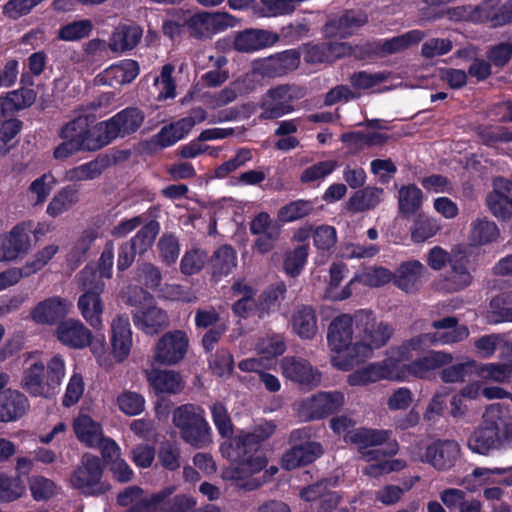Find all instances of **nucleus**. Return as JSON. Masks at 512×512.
<instances>
[{"label":"nucleus","mask_w":512,"mask_h":512,"mask_svg":"<svg viewBox=\"0 0 512 512\" xmlns=\"http://www.w3.org/2000/svg\"><path fill=\"white\" fill-rule=\"evenodd\" d=\"M94 115H80L66 123L60 132L63 142L54 150L56 159H66L79 151H97L107 145L101 122Z\"/></svg>","instance_id":"nucleus-1"},{"label":"nucleus","mask_w":512,"mask_h":512,"mask_svg":"<svg viewBox=\"0 0 512 512\" xmlns=\"http://www.w3.org/2000/svg\"><path fill=\"white\" fill-rule=\"evenodd\" d=\"M431 327L436 332L419 334L404 341L401 345L392 348V356L397 361H409L415 355L420 354L431 345L453 344L468 338L469 329L465 325H459L458 318L447 316L434 320Z\"/></svg>","instance_id":"nucleus-2"},{"label":"nucleus","mask_w":512,"mask_h":512,"mask_svg":"<svg viewBox=\"0 0 512 512\" xmlns=\"http://www.w3.org/2000/svg\"><path fill=\"white\" fill-rule=\"evenodd\" d=\"M327 339L331 349L337 353L331 359L334 367L348 371L359 365L354 314L336 317L329 325Z\"/></svg>","instance_id":"nucleus-3"},{"label":"nucleus","mask_w":512,"mask_h":512,"mask_svg":"<svg viewBox=\"0 0 512 512\" xmlns=\"http://www.w3.org/2000/svg\"><path fill=\"white\" fill-rule=\"evenodd\" d=\"M65 374V360L56 354L46 364H32L24 373L22 387L31 396L49 399L59 392Z\"/></svg>","instance_id":"nucleus-4"},{"label":"nucleus","mask_w":512,"mask_h":512,"mask_svg":"<svg viewBox=\"0 0 512 512\" xmlns=\"http://www.w3.org/2000/svg\"><path fill=\"white\" fill-rule=\"evenodd\" d=\"M358 335L357 353L359 364L368 358L374 349L385 346L394 334L393 326L378 318L372 310L361 309L354 313Z\"/></svg>","instance_id":"nucleus-5"},{"label":"nucleus","mask_w":512,"mask_h":512,"mask_svg":"<svg viewBox=\"0 0 512 512\" xmlns=\"http://www.w3.org/2000/svg\"><path fill=\"white\" fill-rule=\"evenodd\" d=\"M79 289L83 292L78 299V308L84 319L94 328L99 329L102 326L103 304L101 293L104 291L105 284L98 277L97 269L94 265H86L76 277Z\"/></svg>","instance_id":"nucleus-6"},{"label":"nucleus","mask_w":512,"mask_h":512,"mask_svg":"<svg viewBox=\"0 0 512 512\" xmlns=\"http://www.w3.org/2000/svg\"><path fill=\"white\" fill-rule=\"evenodd\" d=\"M126 303L138 308L133 312V321L144 333L154 335L168 326L167 313L154 304L153 296L142 287H130Z\"/></svg>","instance_id":"nucleus-7"},{"label":"nucleus","mask_w":512,"mask_h":512,"mask_svg":"<svg viewBox=\"0 0 512 512\" xmlns=\"http://www.w3.org/2000/svg\"><path fill=\"white\" fill-rule=\"evenodd\" d=\"M173 424L180 430L181 438L195 448H204L211 440L210 427L203 410L192 404L177 407L172 414Z\"/></svg>","instance_id":"nucleus-8"},{"label":"nucleus","mask_w":512,"mask_h":512,"mask_svg":"<svg viewBox=\"0 0 512 512\" xmlns=\"http://www.w3.org/2000/svg\"><path fill=\"white\" fill-rule=\"evenodd\" d=\"M104 466L99 457L86 453L71 472L70 485L87 496L103 495L110 485L102 481Z\"/></svg>","instance_id":"nucleus-9"},{"label":"nucleus","mask_w":512,"mask_h":512,"mask_svg":"<svg viewBox=\"0 0 512 512\" xmlns=\"http://www.w3.org/2000/svg\"><path fill=\"white\" fill-rule=\"evenodd\" d=\"M387 430L361 428L348 435L349 441L358 446L365 461L381 460L386 455H394L398 451L396 442L389 444L387 449L380 448L390 437Z\"/></svg>","instance_id":"nucleus-10"},{"label":"nucleus","mask_w":512,"mask_h":512,"mask_svg":"<svg viewBox=\"0 0 512 512\" xmlns=\"http://www.w3.org/2000/svg\"><path fill=\"white\" fill-rule=\"evenodd\" d=\"M498 403L489 405L482 416L481 424L468 440V447L479 454H486L499 448L501 443Z\"/></svg>","instance_id":"nucleus-11"},{"label":"nucleus","mask_w":512,"mask_h":512,"mask_svg":"<svg viewBox=\"0 0 512 512\" xmlns=\"http://www.w3.org/2000/svg\"><path fill=\"white\" fill-rule=\"evenodd\" d=\"M301 90L289 84L270 88L261 98L259 107L261 120L280 118L294 110L292 102L300 96Z\"/></svg>","instance_id":"nucleus-12"},{"label":"nucleus","mask_w":512,"mask_h":512,"mask_svg":"<svg viewBox=\"0 0 512 512\" xmlns=\"http://www.w3.org/2000/svg\"><path fill=\"white\" fill-rule=\"evenodd\" d=\"M343 402L344 396L338 391L319 392L297 401L294 406L299 419L308 422L335 412L343 405Z\"/></svg>","instance_id":"nucleus-13"},{"label":"nucleus","mask_w":512,"mask_h":512,"mask_svg":"<svg viewBox=\"0 0 512 512\" xmlns=\"http://www.w3.org/2000/svg\"><path fill=\"white\" fill-rule=\"evenodd\" d=\"M472 282L469 259L464 255L453 254L449 269L435 283V288L440 292L455 293L466 289Z\"/></svg>","instance_id":"nucleus-14"},{"label":"nucleus","mask_w":512,"mask_h":512,"mask_svg":"<svg viewBox=\"0 0 512 512\" xmlns=\"http://www.w3.org/2000/svg\"><path fill=\"white\" fill-rule=\"evenodd\" d=\"M234 20V17L226 12H201L190 16L185 25L192 37L202 39L233 26Z\"/></svg>","instance_id":"nucleus-15"},{"label":"nucleus","mask_w":512,"mask_h":512,"mask_svg":"<svg viewBox=\"0 0 512 512\" xmlns=\"http://www.w3.org/2000/svg\"><path fill=\"white\" fill-rule=\"evenodd\" d=\"M265 466L266 460L264 458L260 456L249 457L237 466L226 469L223 472V478L232 481L241 490L254 491L263 484V481L252 478V475L260 472Z\"/></svg>","instance_id":"nucleus-16"},{"label":"nucleus","mask_w":512,"mask_h":512,"mask_svg":"<svg viewBox=\"0 0 512 512\" xmlns=\"http://www.w3.org/2000/svg\"><path fill=\"white\" fill-rule=\"evenodd\" d=\"M188 337L181 330L165 333L154 349V360L164 365H174L181 361L188 348Z\"/></svg>","instance_id":"nucleus-17"},{"label":"nucleus","mask_w":512,"mask_h":512,"mask_svg":"<svg viewBox=\"0 0 512 512\" xmlns=\"http://www.w3.org/2000/svg\"><path fill=\"white\" fill-rule=\"evenodd\" d=\"M173 492V487H167L152 494V502L142 505L139 512H190L195 507L192 497L184 494L171 497Z\"/></svg>","instance_id":"nucleus-18"},{"label":"nucleus","mask_w":512,"mask_h":512,"mask_svg":"<svg viewBox=\"0 0 512 512\" xmlns=\"http://www.w3.org/2000/svg\"><path fill=\"white\" fill-rule=\"evenodd\" d=\"M144 120L143 114L136 108H127L108 121L101 122L107 144L117 137L134 133Z\"/></svg>","instance_id":"nucleus-19"},{"label":"nucleus","mask_w":512,"mask_h":512,"mask_svg":"<svg viewBox=\"0 0 512 512\" xmlns=\"http://www.w3.org/2000/svg\"><path fill=\"white\" fill-rule=\"evenodd\" d=\"M281 369L287 379L310 389L320 385L322 380L321 372L302 358L284 357Z\"/></svg>","instance_id":"nucleus-20"},{"label":"nucleus","mask_w":512,"mask_h":512,"mask_svg":"<svg viewBox=\"0 0 512 512\" xmlns=\"http://www.w3.org/2000/svg\"><path fill=\"white\" fill-rule=\"evenodd\" d=\"M460 455V445L454 440H436L426 448L423 461L438 471L452 468Z\"/></svg>","instance_id":"nucleus-21"},{"label":"nucleus","mask_w":512,"mask_h":512,"mask_svg":"<svg viewBox=\"0 0 512 512\" xmlns=\"http://www.w3.org/2000/svg\"><path fill=\"white\" fill-rule=\"evenodd\" d=\"M486 203L498 219H512V182L505 179L495 181L494 190L487 195Z\"/></svg>","instance_id":"nucleus-22"},{"label":"nucleus","mask_w":512,"mask_h":512,"mask_svg":"<svg viewBox=\"0 0 512 512\" xmlns=\"http://www.w3.org/2000/svg\"><path fill=\"white\" fill-rule=\"evenodd\" d=\"M276 33L263 29H245L236 34L233 47L236 51L250 53L272 46L278 41Z\"/></svg>","instance_id":"nucleus-23"},{"label":"nucleus","mask_w":512,"mask_h":512,"mask_svg":"<svg viewBox=\"0 0 512 512\" xmlns=\"http://www.w3.org/2000/svg\"><path fill=\"white\" fill-rule=\"evenodd\" d=\"M368 23V16L361 10H346L338 18L331 19L325 26L327 35L346 38Z\"/></svg>","instance_id":"nucleus-24"},{"label":"nucleus","mask_w":512,"mask_h":512,"mask_svg":"<svg viewBox=\"0 0 512 512\" xmlns=\"http://www.w3.org/2000/svg\"><path fill=\"white\" fill-rule=\"evenodd\" d=\"M57 339L65 346L81 349L88 346L92 340L91 331L76 319L61 321L56 328Z\"/></svg>","instance_id":"nucleus-25"},{"label":"nucleus","mask_w":512,"mask_h":512,"mask_svg":"<svg viewBox=\"0 0 512 512\" xmlns=\"http://www.w3.org/2000/svg\"><path fill=\"white\" fill-rule=\"evenodd\" d=\"M323 454V447L315 441L294 444L282 457V466L286 470H293L300 466L312 463Z\"/></svg>","instance_id":"nucleus-26"},{"label":"nucleus","mask_w":512,"mask_h":512,"mask_svg":"<svg viewBox=\"0 0 512 512\" xmlns=\"http://www.w3.org/2000/svg\"><path fill=\"white\" fill-rule=\"evenodd\" d=\"M30 233H32V223L23 222L16 225L2 243L3 258L12 260L20 253H26L30 248Z\"/></svg>","instance_id":"nucleus-27"},{"label":"nucleus","mask_w":512,"mask_h":512,"mask_svg":"<svg viewBox=\"0 0 512 512\" xmlns=\"http://www.w3.org/2000/svg\"><path fill=\"white\" fill-rule=\"evenodd\" d=\"M112 352L118 362L124 361L132 347V331L129 319L123 316L116 317L111 324Z\"/></svg>","instance_id":"nucleus-28"},{"label":"nucleus","mask_w":512,"mask_h":512,"mask_svg":"<svg viewBox=\"0 0 512 512\" xmlns=\"http://www.w3.org/2000/svg\"><path fill=\"white\" fill-rule=\"evenodd\" d=\"M29 404L27 397L17 390L6 389L0 392V422H12L23 417Z\"/></svg>","instance_id":"nucleus-29"},{"label":"nucleus","mask_w":512,"mask_h":512,"mask_svg":"<svg viewBox=\"0 0 512 512\" xmlns=\"http://www.w3.org/2000/svg\"><path fill=\"white\" fill-rule=\"evenodd\" d=\"M71 303L61 297H51L40 302L32 311V318L40 324H53L64 318Z\"/></svg>","instance_id":"nucleus-30"},{"label":"nucleus","mask_w":512,"mask_h":512,"mask_svg":"<svg viewBox=\"0 0 512 512\" xmlns=\"http://www.w3.org/2000/svg\"><path fill=\"white\" fill-rule=\"evenodd\" d=\"M291 326L301 339H313L318 332L315 309L309 305H298L291 316Z\"/></svg>","instance_id":"nucleus-31"},{"label":"nucleus","mask_w":512,"mask_h":512,"mask_svg":"<svg viewBox=\"0 0 512 512\" xmlns=\"http://www.w3.org/2000/svg\"><path fill=\"white\" fill-rule=\"evenodd\" d=\"M424 266L417 260L403 262L393 273L394 284L402 291L411 293L419 289Z\"/></svg>","instance_id":"nucleus-32"},{"label":"nucleus","mask_w":512,"mask_h":512,"mask_svg":"<svg viewBox=\"0 0 512 512\" xmlns=\"http://www.w3.org/2000/svg\"><path fill=\"white\" fill-rule=\"evenodd\" d=\"M452 361L453 356L450 353L443 351H430L425 356L416 358L406 367L407 371L411 375L418 378H424L430 371L450 364Z\"/></svg>","instance_id":"nucleus-33"},{"label":"nucleus","mask_w":512,"mask_h":512,"mask_svg":"<svg viewBox=\"0 0 512 512\" xmlns=\"http://www.w3.org/2000/svg\"><path fill=\"white\" fill-rule=\"evenodd\" d=\"M139 74L136 61L127 59L108 67L101 75V80L110 86H121L132 82Z\"/></svg>","instance_id":"nucleus-34"},{"label":"nucleus","mask_w":512,"mask_h":512,"mask_svg":"<svg viewBox=\"0 0 512 512\" xmlns=\"http://www.w3.org/2000/svg\"><path fill=\"white\" fill-rule=\"evenodd\" d=\"M147 379L157 394H177L183 389L181 376L170 370L147 371Z\"/></svg>","instance_id":"nucleus-35"},{"label":"nucleus","mask_w":512,"mask_h":512,"mask_svg":"<svg viewBox=\"0 0 512 512\" xmlns=\"http://www.w3.org/2000/svg\"><path fill=\"white\" fill-rule=\"evenodd\" d=\"M142 37L139 26L121 25L115 29L109 40L113 52H124L137 46Z\"/></svg>","instance_id":"nucleus-36"},{"label":"nucleus","mask_w":512,"mask_h":512,"mask_svg":"<svg viewBox=\"0 0 512 512\" xmlns=\"http://www.w3.org/2000/svg\"><path fill=\"white\" fill-rule=\"evenodd\" d=\"M212 277L219 279L230 274L236 268V252L228 245L219 247L210 259Z\"/></svg>","instance_id":"nucleus-37"},{"label":"nucleus","mask_w":512,"mask_h":512,"mask_svg":"<svg viewBox=\"0 0 512 512\" xmlns=\"http://www.w3.org/2000/svg\"><path fill=\"white\" fill-rule=\"evenodd\" d=\"M349 50L350 48L345 43L307 45L304 60L310 64L329 62L331 61V53L342 56L348 53Z\"/></svg>","instance_id":"nucleus-38"},{"label":"nucleus","mask_w":512,"mask_h":512,"mask_svg":"<svg viewBox=\"0 0 512 512\" xmlns=\"http://www.w3.org/2000/svg\"><path fill=\"white\" fill-rule=\"evenodd\" d=\"M79 202V190L74 185H68L60 189L47 206V213L57 217L71 209Z\"/></svg>","instance_id":"nucleus-39"},{"label":"nucleus","mask_w":512,"mask_h":512,"mask_svg":"<svg viewBox=\"0 0 512 512\" xmlns=\"http://www.w3.org/2000/svg\"><path fill=\"white\" fill-rule=\"evenodd\" d=\"M36 100V92L32 89L21 88L9 92L0 98V107L4 114H13L16 111L30 107Z\"/></svg>","instance_id":"nucleus-40"},{"label":"nucleus","mask_w":512,"mask_h":512,"mask_svg":"<svg viewBox=\"0 0 512 512\" xmlns=\"http://www.w3.org/2000/svg\"><path fill=\"white\" fill-rule=\"evenodd\" d=\"M77 438L88 446H96L101 440V428L90 416L81 414L73 423Z\"/></svg>","instance_id":"nucleus-41"},{"label":"nucleus","mask_w":512,"mask_h":512,"mask_svg":"<svg viewBox=\"0 0 512 512\" xmlns=\"http://www.w3.org/2000/svg\"><path fill=\"white\" fill-rule=\"evenodd\" d=\"M383 190L377 187H366L357 191L348 201V209L352 212H363L373 209L381 201Z\"/></svg>","instance_id":"nucleus-42"},{"label":"nucleus","mask_w":512,"mask_h":512,"mask_svg":"<svg viewBox=\"0 0 512 512\" xmlns=\"http://www.w3.org/2000/svg\"><path fill=\"white\" fill-rule=\"evenodd\" d=\"M425 37L420 30H412L402 35L385 40L381 44V51L385 54L400 53L410 46L419 43Z\"/></svg>","instance_id":"nucleus-43"},{"label":"nucleus","mask_w":512,"mask_h":512,"mask_svg":"<svg viewBox=\"0 0 512 512\" xmlns=\"http://www.w3.org/2000/svg\"><path fill=\"white\" fill-rule=\"evenodd\" d=\"M498 236L497 225L487 218L476 219L471 224L470 238L474 244L485 245L496 240Z\"/></svg>","instance_id":"nucleus-44"},{"label":"nucleus","mask_w":512,"mask_h":512,"mask_svg":"<svg viewBox=\"0 0 512 512\" xmlns=\"http://www.w3.org/2000/svg\"><path fill=\"white\" fill-rule=\"evenodd\" d=\"M102 160H93L74 167L65 172V180L69 182L89 181L98 178L104 171Z\"/></svg>","instance_id":"nucleus-45"},{"label":"nucleus","mask_w":512,"mask_h":512,"mask_svg":"<svg viewBox=\"0 0 512 512\" xmlns=\"http://www.w3.org/2000/svg\"><path fill=\"white\" fill-rule=\"evenodd\" d=\"M439 229L440 227L435 219L419 214L414 221L411 238L415 243H422L433 237Z\"/></svg>","instance_id":"nucleus-46"},{"label":"nucleus","mask_w":512,"mask_h":512,"mask_svg":"<svg viewBox=\"0 0 512 512\" xmlns=\"http://www.w3.org/2000/svg\"><path fill=\"white\" fill-rule=\"evenodd\" d=\"M479 376L487 381L505 383L512 381V364L491 363L481 365L478 369Z\"/></svg>","instance_id":"nucleus-47"},{"label":"nucleus","mask_w":512,"mask_h":512,"mask_svg":"<svg viewBox=\"0 0 512 512\" xmlns=\"http://www.w3.org/2000/svg\"><path fill=\"white\" fill-rule=\"evenodd\" d=\"M208 261L205 250L193 248L188 250L181 259L180 271L187 276L200 272Z\"/></svg>","instance_id":"nucleus-48"},{"label":"nucleus","mask_w":512,"mask_h":512,"mask_svg":"<svg viewBox=\"0 0 512 512\" xmlns=\"http://www.w3.org/2000/svg\"><path fill=\"white\" fill-rule=\"evenodd\" d=\"M117 502L124 507L130 506L126 512H139L142 505H149L152 502V495L143 497V490L140 487L130 486L118 495Z\"/></svg>","instance_id":"nucleus-49"},{"label":"nucleus","mask_w":512,"mask_h":512,"mask_svg":"<svg viewBox=\"0 0 512 512\" xmlns=\"http://www.w3.org/2000/svg\"><path fill=\"white\" fill-rule=\"evenodd\" d=\"M55 179L50 174H44L34 180L29 186V198L34 206L44 203L49 196Z\"/></svg>","instance_id":"nucleus-50"},{"label":"nucleus","mask_w":512,"mask_h":512,"mask_svg":"<svg viewBox=\"0 0 512 512\" xmlns=\"http://www.w3.org/2000/svg\"><path fill=\"white\" fill-rule=\"evenodd\" d=\"M312 210V202L307 200H296L283 206L278 211V218L282 222H292L309 215Z\"/></svg>","instance_id":"nucleus-51"},{"label":"nucleus","mask_w":512,"mask_h":512,"mask_svg":"<svg viewBox=\"0 0 512 512\" xmlns=\"http://www.w3.org/2000/svg\"><path fill=\"white\" fill-rule=\"evenodd\" d=\"M422 202V192L414 185L403 187L399 191V210L404 214L416 212Z\"/></svg>","instance_id":"nucleus-52"},{"label":"nucleus","mask_w":512,"mask_h":512,"mask_svg":"<svg viewBox=\"0 0 512 512\" xmlns=\"http://www.w3.org/2000/svg\"><path fill=\"white\" fill-rule=\"evenodd\" d=\"M135 280L149 289H156L162 280L160 269L152 263L143 262L135 270Z\"/></svg>","instance_id":"nucleus-53"},{"label":"nucleus","mask_w":512,"mask_h":512,"mask_svg":"<svg viewBox=\"0 0 512 512\" xmlns=\"http://www.w3.org/2000/svg\"><path fill=\"white\" fill-rule=\"evenodd\" d=\"M158 232L159 223L150 221L138 231L129 243L138 250L139 254H143L152 246Z\"/></svg>","instance_id":"nucleus-54"},{"label":"nucleus","mask_w":512,"mask_h":512,"mask_svg":"<svg viewBox=\"0 0 512 512\" xmlns=\"http://www.w3.org/2000/svg\"><path fill=\"white\" fill-rule=\"evenodd\" d=\"M390 77L388 72L368 73L365 71L355 72L349 77V81L355 91L369 89L385 82Z\"/></svg>","instance_id":"nucleus-55"},{"label":"nucleus","mask_w":512,"mask_h":512,"mask_svg":"<svg viewBox=\"0 0 512 512\" xmlns=\"http://www.w3.org/2000/svg\"><path fill=\"white\" fill-rule=\"evenodd\" d=\"M93 28L90 20L74 21L59 30L58 37L64 41H76L89 36Z\"/></svg>","instance_id":"nucleus-56"},{"label":"nucleus","mask_w":512,"mask_h":512,"mask_svg":"<svg viewBox=\"0 0 512 512\" xmlns=\"http://www.w3.org/2000/svg\"><path fill=\"white\" fill-rule=\"evenodd\" d=\"M286 293V286L284 283H278L275 286H271L262 293L259 299V313L258 317L264 318L265 314L269 309L279 303L280 300L284 299Z\"/></svg>","instance_id":"nucleus-57"},{"label":"nucleus","mask_w":512,"mask_h":512,"mask_svg":"<svg viewBox=\"0 0 512 512\" xmlns=\"http://www.w3.org/2000/svg\"><path fill=\"white\" fill-rule=\"evenodd\" d=\"M117 403L122 412L134 416L144 410L145 400L142 395L136 392L124 391L118 396Z\"/></svg>","instance_id":"nucleus-58"},{"label":"nucleus","mask_w":512,"mask_h":512,"mask_svg":"<svg viewBox=\"0 0 512 512\" xmlns=\"http://www.w3.org/2000/svg\"><path fill=\"white\" fill-rule=\"evenodd\" d=\"M163 262L170 265L176 262L180 252L179 241L173 234H163L157 244Z\"/></svg>","instance_id":"nucleus-59"},{"label":"nucleus","mask_w":512,"mask_h":512,"mask_svg":"<svg viewBox=\"0 0 512 512\" xmlns=\"http://www.w3.org/2000/svg\"><path fill=\"white\" fill-rule=\"evenodd\" d=\"M359 280L370 287H380L393 280V273L384 267H369L359 276Z\"/></svg>","instance_id":"nucleus-60"},{"label":"nucleus","mask_w":512,"mask_h":512,"mask_svg":"<svg viewBox=\"0 0 512 512\" xmlns=\"http://www.w3.org/2000/svg\"><path fill=\"white\" fill-rule=\"evenodd\" d=\"M211 414L219 434L224 438L231 437L233 434V424L226 407L221 403H215L211 407Z\"/></svg>","instance_id":"nucleus-61"},{"label":"nucleus","mask_w":512,"mask_h":512,"mask_svg":"<svg viewBox=\"0 0 512 512\" xmlns=\"http://www.w3.org/2000/svg\"><path fill=\"white\" fill-rule=\"evenodd\" d=\"M486 58L495 67H505L512 58V43L499 42L488 47L486 51Z\"/></svg>","instance_id":"nucleus-62"},{"label":"nucleus","mask_w":512,"mask_h":512,"mask_svg":"<svg viewBox=\"0 0 512 512\" xmlns=\"http://www.w3.org/2000/svg\"><path fill=\"white\" fill-rule=\"evenodd\" d=\"M25 492V486L18 478L0 476V501L11 502L20 498Z\"/></svg>","instance_id":"nucleus-63"},{"label":"nucleus","mask_w":512,"mask_h":512,"mask_svg":"<svg viewBox=\"0 0 512 512\" xmlns=\"http://www.w3.org/2000/svg\"><path fill=\"white\" fill-rule=\"evenodd\" d=\"M158 459L161 465L171 471L177 470L180 463V449L171 442L162 443L158 452Z\"/></svg>","instance_id":"nucleus-64"}]
</instances>
